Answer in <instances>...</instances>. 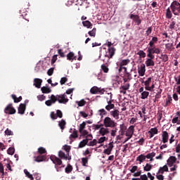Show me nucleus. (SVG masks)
I'll return each mask as SVG.
<instances>
[{
    "label": "nucleus",
    "instance_id": "bb28decb",
    "mask_svg": "<svg viewBox=\"0 0 180 180\" xmlns=\"http://www.w3.org/2000/svg\"><path fill=\"white\" fill-rule=\"evenodd\" d=\"M146 155L141 154L136 158V161H139L140 164H141V162H144V161H146Z\"/></svg>",
    "mask_w": 180,
    "mask_h": 180
},
{
    "label": "nucleus",
    "instance_id": "de8ad7c7",
    "mask_svg": "<svg viewBox=\"0 0 180 180\" xmlns=\"http://www.w3.org/2000/svg\"><path fill=\"white\" fill-rule=\"evenodd\" d=\"M137 56H139L141 58H146V52L143 50H140L137 53Z\"/></svg>",
    "mask_w": 180,
    "mask_h": 180
},
{
    "label": "nucleus",
    "instance_id": "4468645a",
    "mask_svg": "<svg viewBox=\"0 0 180 180\" xmlns=\"http://www.w3.org/2000/svg\"><path fill=\"white\" fill-rule=\"evenodd\" d=\"M110 116L113 117L115 120H118L120 111H119V110H114L110 112Z\"/></svg>",
    "mask_w": 180,
    "mask_h": 180
},
{
    "label": "nucleus",
    "instance_id": "ddd939ff",
    "mask_svg": "<svg viewBox=\"0 0 180 180\" xmlns=\"http://www.w3.org/2000/svg\"><path fill=\"white\" fill-rule=\"evenodd\" d=\"M153 60H154V58L148 57L145 62L146 67H154L155 65V63Z\"/></svg>",
    "mask_w": 180,
    "mask_h": 180
},
{
    "label": "nucleus",
    "instance_id": "ea45409f",
    "mask_svg": "<svg viewBox=\"0 0 180 180\" xmlns=\"http://www.w3.org/2000/svg\"><path fill=\"white\" fill-rule=\"evenodd\" d=\"M86 126V122H83L82 124L79 125V133H82V130L85 129V127Z\"/></svg>",
    "mask_w": 180,
    "mask_h": 180
},
{
    "label": "nucleus",
    "instance_id": "f8f14e48",
    "mask_svg": "<svg viewBox=\"0 0 180 180\" xmlns=\"http://www.w3.org/2000/svg\"><path fill=\"white\" fill-rule=\"evenodd\" d=\"M169 139V135L167 131H163L162 133V141L165 144V143H168V140Z\"/></svg>",
    "mask_w": 180,
    "mask_h": 180
},
{
    "label": "nucleus",
    "instance_id": "49530a36",
    "mask_svg": "<svg viewBox=\"0 0 180 180\" xmlns=\"http://www.w3.org/2000/svg\"><path fill=\"white\" fill-rule=\"evenodd\" d=\"M63 150H65V151H66L67 153V155H69L70 151H71V146L68 145H65L63 146Z\"/></svg>",
    "mask_w": 180,
    "mask_h": 180
},
{
    "label": "nucleus",
    "instance_id": "4d7b16f0",
    "mask_svg": "<svg viewBox=\"0 0 180 180\" xmlns=\"http://www.w3.org/2000/svg\"><path fill=\"white\" fill-rule=\"evenodd\" d=\"M173 46H174L173 44H169V43L166 44H165L166 50H167V51H171Z\"/></svg>",
    "mask_w": 180,
    "mask_h": 180
},
{
    "label": "nucleus",
    "instance_id": "7c9ffc66",
    "mask_svg": "<svg viewBox=\"0 0 180 180\" xmlns=\"http://www.w3.org/2000/svg\"><path fill=\"white\" fill-rule=\"evenodd\" d=\"M153 80L152 77H148L146 81L143 80L141 84H144L145 86H150V83Z\"/></svg>",
    "mask_w": 180,
    "mask_h": 180
},
{
    "label": "nucleus",
    "instance_id": "a211bd4d",
    "mask_svg": "<svg viewBox=\"0 0 180 180\" xmlns=\"http://www.w3.org/2000/svg\"><path fill=\"white\" fill-rule=\"evenodd\" d=\"M67 60H69V61H74V60H77V56H75L74 52H70L67 55Z\"/></svg>",
    "mask_w": 180,
    "mask_h": 180
},
{
    "label": "nucleus",
    "instance_id": "79ce46f5",
    "mask_svg": "<svg viewBox=\"0 0 180 180\" xmlns=\"http://www.w3.org/2000/svg\"><path fill=\"white\" fill-rule=\"evenodd\" d=\"M65 172L66 174H70V172H72V166L70 164L68 165V166L65 169Z\"/></svg>",
    "mask_w": 180,
    "mask_h": 180
},
{
    "label": "nucleus",
    "instance_id": "a18cd8bd",
    "mask_svg": "<svg viewBox=\"0 0 180 180\" xmlns=\"http://www.w3.org/2000/svg\"><path fill=\"white\" fill-rule=\"evenodd\" d=\"M101 70L105 72V74H108V72H109V68H108L105 64L101 65Z\"/></svg>",
    "mask_w": 180,
    "mask_h": 180
},
{
    "label": "nucleus",
    "instance_id": "1a4fd4ad",
    "mask_svg": "<svg viewBox=\"0 0 180 180\" xmlns=\"http://www.w3.org/2000/svg\"><path fill=\"white\" fill-rule=\"evenodd\" d=\"M47 160V156L46 155H39L38 156L34 157V161L35 162H43Z\"/></svg>",
    "mask_w": 180,
    "mask_h": 180
},
{
    "label": "nucleus",
    "instance_id": "dca6fc26",
    "mask_svg": "<svg viewBox=\"0 0 180 180\" xmlns=\"http://www.w3.org/2000/svg\"><path fill=\"white\" fill-rule=\"evenodd\" d=\"M175 162H176V158L175 156H170L167 160V165L169 167H172Z\"/></svg>",
    "mask_w": 180,
    "mask_h": 180
},
{
    "label": "nucleus",
    "instance_id": "aec40b11",
    "mask_svg": "<svg viewBox=\"0 0 180 180\" xmlns=\"http://www.w3.org/2000/svg\"><path fill=\"white\" fill-rule=\"evenodd\" d=\"M99 134L101 136H105V134H109V129L101 127L99 130Z\"/></svg>",
    "mask_w": 180,
    "mask_h": 180
},
{
    "label": "nucleus",
    "instance_id": "09e8293b",
    "mask_svg": "<svg viewBox=\"0 0 180 180\" xmlns=\"http://www.w3.org/2000/svg\"><path fill=\"white\" fill-rule=\"evenodd\" d=\"M24 172H25L26 176H27V178H29L31 180H34V178H33V175L30 174V172H29L27 171V169H24Z\"/></svg>",
    "mask_w": 180,
    "mask_h": 180
},
{
    "label": "nucleus",
    "instance_id": "e433bc0d",
    "mask_svg": "<svg viewBox=\"0 0 180 180\" xmlns=\"http://www.w3.org/2000/svg\"><path fill=\"white\" fill-rule=\"evenodd\" d=\"M58 157L60 158V160H65L67 159V155H65V153L63 152L62 150H60L58 152Z\"/></svg>",
    "mask_w": 180,
    "mask_h": 180
},
{
    "label": "nucleus",
    "instance_id": "c03bdc74",
    "mask_svg": "<svg viewBox=\"0 0 180 180\" xmlns=\"http://www.w3.org/2000/svg\"><path fill=\"white\" fill-rule=\"evenodd\" d=\"M99 115L101 116V117H103V116H106L108 115V112L105 110V109L102 108L98 110Z\"/></svg>",
    "mask_w": 180,
    "mask_h": 180
},
{
    "label": "nucleus",
    "instance_id": "9d476101",
    "mask_svg": "<svg viewBox=\"0 0 180 180\" xmlns=\"http://www.w3.org/2000/svg\"><path fill=\"white\" fill-rule=\"evenodd\" d=\"M129 18L136 23L137 26H140V25H141V20L139 15L131 14Z\"/></svg>",
    "mask_w": 180,
    "mask_h": 180
},
{
    "label": "nucleus",
    "instance_id": "f257e3e1",
    "mask_svg": "<svg viewBox=\"0 0 180 180\" xmlns=\"http://www.w3.org/2000/svg\"><path fill=\"white\" fill-rule=\"evenodd\" d=\"M107 46L108 47V51H106V48H103V50H105V51L104 57L107 58L103 60V63H105V64H108V63H109L110 58H113V56H115V53H116V49H115V47H112V46H113V44H112V42L108 41L107 43Z\"/></svg>",
    "mask_w": 180,
    "mask_h": 180
},
{
    "label": "nucleus",
    "instance_id": "393cba45",
    "mask_svg": "<svg viewBox=\"0 0 180 180\" xmlns=\"http://www.w3.org/2000/svg\"><path fill=\"white\" fill-rule=\"evenodd\" d=\"M41 91L42 94H51V89L47 87V86H43L41 88Z\"/></svg>",
    "mask_w": 180,
    "mask_h": 180
},
{
    "label": "nucleus",
    "instance_id": "4be33fe9",
    "mask_svg": "<svg viewBox=\"0 0 180 180\" xmlns=\"http://www.w3.org/2000/svg\"><path fill=\"white\" fill-rule=\"evenodd\" d=\"M85 146H88V139H83L79 143V148H84Z\"/></svg>",
    "mask_w": 180,
    "mask_h": 180
},
{
    "label": "nucleus",
    "instance_id": "0eeeda50",
    "mask_svg": "<svg viewBox=\"0 0 180 180\" xmlns=\"http://www.w3.org/2000/svg\"><path fill=\"white\" fill-rule=\"evenodd\" d=\"M4 113L6 115H15L16 110L13 108L12 104H8L4 109Z\"/></svg>",
    "mask_w": 180,
    "mask_h": 180
},
{
    "label": "nucleus",
    "instance_id": "13d9d810",
    "mask_svg": "<svg viewBox=\"0 0 180 180\" xmlns=\"http://www.w3.org/2000/svg\"><path fill=\"white\" fill-rule=\"evenodd\" d=\"M153 32V27H148L147 30L146 31V36H150Z\"/></svg>",
    "mask_w": 180,
    "mask_h": 180
},
{
    "label": "nucleus",
    "instance_id": "20e7f679",
    "mask_svg": "<svg viewBox=\"0 0 180 180\" xmlns=\"http://www.w3.org/2000/svg\"><path fill=\"white\" fill-rule=\"evenodd\" d=\"M103 124L105 127H110L111 129H113V127H116L117 123L110 117H105L103 120Z\"/></svg>",
    "mask_w": 180,
    "mask_h": 180
},
{
    "label": "nucleus",
    "instance_id": "2f4dec72",
    "mask_svg": "<svg viewBox=\"0 0 180 180\" xmlns=\"http://www.w3.org/2000/svg\"><path fill=\"white\" fill-rule=\"evenodd\" d=\"M120 89H124V91H128V89H130V83H124Z\"/></svg>",
    "mask_w": 180,
    "mask_h": 180
},
{
    "label": "nucleus",
    "instance_id": "603ef678",
    "mask_svg": "<svg viewBox=\"0 0 180 180\" xmlns=\"http://www.w3.org/2000/svg\"><path fill=\"white\" fill-rule=\"evenodd\" d=\"M172 122L173 124L176 123L177 124H180V116L179 117H175L172 119Z\"/></svg>",
    "mask_w": 180,
    "mask_h": 180
},
{
    "label": "nucleus",
    "instance_id": "473e14b6",
    "mask_svg": "<svg viewBox=\"0 0 180 180\" xmlns=\"http://www.w3.org/2000/svg\"><path fill=\"white\" fill-rule=\"evenodd\" d=\"M160 60L163 61V63H167L168 60H169V58L168 57V55L167 54H162L160 56Z\"/></svg>",
    "mask_w": 180,
    "mask_h": 180
},
{
    "label": "nucleus",
    "instance_id": "5fc2aeb1",
    "mask_svg": "<svg viewBox=\"0 0 180 180\" xmlns=\"http://www.w3.org/2000/svg\"><path fill=\"white\" fill-rule=\"evenodd\" d=\"M7 153H8L9 155H13V154H15V148H9L7 150Z\"/></svg>",
    "mask_w": 180,
    "mask_h": 180
},
{
    "label": "nucleus",
    "instance_id": "412c9836",
    "mask_svg": "<svg viewBox=\"0 0 180 180\" xmlns=\"http://www.w3.org/2000/svg\"><path fill=\"white\" fill-rule=\"evenodd\" d=\"M158 41V37H153L151 39V41L149 42L148 46L149 47H155L154 44Z\"/></svg>",
    "mask_w": 180,
    "mask_h": 180
},
{
    "label": "nucleus",
    "instance_id": "052dcab7",
    "mask_svg": "<svg viewBox=\"0 0 180 180\" xmlns=\"http://www.w3.org/2000/svg\"><path fill=\"white\" fill-rule=\"evenodd\" d=\"M6 136H13V131L11 129H8L5 131Z\"/></svg>",
    "mask_w": 180,
    "mask_h": 180
},
{
    "label": "nucleus",
    "instance_id": "6e6d98bb",
    "mask_svg": "<svg viewBox=\"0 0 180 180\" xmlns=\"http://www.w3.org/2000/svg\"><path fill=\"white\" fill-rule=\"evenodd\" d=\"M82 164L83 167H86V165L88 164V158H82Z\"/></svg>",
    "mask_w": 180,
    "mask_h": 180
},
{
    "label": "nucleus",
    "instance_id": "cd10ccee",
    "mask_svg": "<svg viewBox=\"0 0 180 180\" xmlns=\"http://www.w3.org/2000/svg\"><path fill=\"white\" fill-rule=\"evenodd\" d=\"M50 101H51V103L53 104V103H56V102H58V95L56 96H54L53 94H52L51 96V98H50Z\"/></svg>",
    "mask_w": 180,
    "mask_h": 180
},
{
    "label": "nucleus",
    "instance_id": "69168bd1",
    "mask_svg": "<svg viewBox=\"0 0 180 180\" xmlns=\"http://www.w3.org/2000/svg\"><path fill=\"white\" fill-rule=\"evenodd\" d=\"M68 81V79L67 77H62L60 79V85H64V84H65V82H67Z\"/></svg>",
    "mask_w": 180,
    "mask_h": 180
},
{
    "label": "nucleus",
    "instance_id": "2eb2a0df",
    "mask_svg": "<svg viewBox=\"0 0 180 180\" xmlns=\"http://www.w3.org/2000/svg\"><path fill=\"white\" fill-rule=\"evenodd\" d=\"M42 83H43V80L41 79H39V78L34 79V85L35 88L40 89Z\"/></svg>",
    "mask_w": 180,
    "mask_h": 180
},
{
    "label": "nucleus",
    "instance_id": "37998d69",
    "mask_svg": "<svg viewBox=\"0 0 180 180\" xmlns=\"http://www.w3.org/2000/svg\"><path fill=\"white\" fill-rule=\"evenodd\" d=\"M11 98L13 99L15 103H18L20 102V101H22V96H19L18 98V100H16V95H15V94H13L11 96Z\"/></svg>",
    "mask_w": 180,
    "mask_h": 180
},
{
    "label": "nucleus",
    "instance_id": "338daca9",
    "mask_svg": "<svg viewBox=\"0 0 180 180\" xmlns=\"http://www.w3.org/2000/svg\"><path fill=\"white\" fill-rule=\"evenodd\" d=\"M56 116H57V117H59L60 119H61V117H63V112H61V110H56Z\"/></svg>",
    "mask_w": 180,
    "mask_h": 180
},
{
    "label": "nucleus",
    "instance_id": "6e6552de",
    "mask_svg": "<svg viewBox=\"0 0 180 180\" xmlns=\"http://www.w3.org/2000/svg\"><path fill=\"white\" fill-rule=\"evenodd\" d=\"M68 98H67V95L65 94L58 95V103L65 104L68 102Z\"/></svg>",
    "mask_w": 180,
    "mask_h": 180
},
{
    "label": "nucleus",
    "instance_id": "f704fd0d",
    "mask_svg": "<svg viewBox=\"0 0 180 180\" xmlns=\"http://www.w3.org/2000/svg\"><path fill=\"white\" fill-rule=\"evenodd\" d=\"M129 63H130L129 59H124V60H121L119 64H120L121 66L122 65L124 67V65H127V64H129Z\"/></svg>",
    "mask_w": 180,
    "mask_h": 180
},
{
    "label": "nucleus",
    "instance_id": "e2e57ef3",
    "mask_svg": "<svg viewBox=\"0 0 180 180\" xmlns=\"http://www.w3.org/2000/svg\"><path fill=\"white\" fill-rule=\"evenodd\" d=\"M149 133H152L153 134H158V129L157 128H152L149 131Z\"/></svg>",
    "mask_w": 180,
    "mask_h": 180
},
{
    "label": "nucleus",
    "instance_id": "f3484780",
    "mask_svg": "<svg viewBox=\"0 0 180 180\" xmlns=\"http://www.w3.org/2000/svg\"><path fill=\"white\" fill-rule=\"evenodd\" d=\"M25 110H26V104H20L18 107V113L20 115H25Z\"/></svg>",
    "mask_w": 180,
    "mask_h": 180
},
{
    "label": "nucleus",
    "instance_id": "a878e982",
    "mask_svg": "<svg viewBox=\"0 0 180 180\" xmlns=\"http://www.w3.org/2000/svg\"><path fill=\"white\" fill-rule=\"evenodd\" d=\"M165 15L167 19H171L172 18V11H171V8H167Z\"/></svg>",
    "mask_w": 180,
    "mask_h": 180
},
{
    "label": "nucleus",
    "instance_id": "bf43d9fd",
    "mask_svg": "<svg viewBox=\"0 0 180 180\" xmlns=\"http://www.w3.org/2000/svg\"><path fill=\"white\" fill-rule=\"evenodd\" d=\"M148 160H150L151 158L155 157V153L152 152L150 153L147 154L145 155Z\"/></svg>",
    "mask_w": 180,
    "mask_h": 180
},
{
    "label": "nucleus",
    "instance_id": "58836bf2",
    "mask_svg": "<svg viewBox=\"0 0 180 180\" xmlns=\"http://www.w3.org/2000/svg\"><path fill=\"white\" fill-rule=\"evenodd\" d=\"M149 95H150V92L145 91L141 93V99H147V98H148Z\"/></svg>",
    "mask_w": 180,
    "mask_h": 180
},
{
    "label": "nucleus",
    "instance_id": "774afa93",
    "mask_svg": "<svg viewBox=\"0 0 180 180\" xmlns=\"http://www.w3.org/2000/svg\"><path fill=\"white\" fill-rule=\"evenodd\" d=\"M174 81L176 82V85H180V75H179L178 77L175 76Z\"/></svg>",
    "mask_w": 180,
    "mask_h": 180
},
{
    "label": "nucleus",
    "instance_id": "b1692460",
    "mask_svg": "<svg viewBox=\"0 0 180 180\" xmlns=\"http://www.w3.org/2000/svg\"><path fill=\"white\" fill-rule=\"evenodd\" d=\"M37 153L39 154V155H44L43 154L47 153V150L44 147H39L37 150Z\"/></svg>",
    "mask_w": 180,
    "mask_h": 180
},
{
    "label": "nucleus",
    "instance_id": "0e129e2a",
    "mask_svg": "<svg viewBox=\"0 0 180 180\" xmlns=\"http://www.w3.org/2000/svg\"><path fill=\"white\" fill-rule=\"evenodd\" d=\"M54 73V68H51L49 70H48L47 71V75L49 77H51V75H53V74Z\"/></svg>",
    "mask_w": 180,
    "mask_h": 180
},
{
    "label": "nucleus",
    "instance_id": "8fccbe9b",
    "mask_svg": "<svg viewBox=\"0 0 180 180\" xmlns=\"http://www.w3.org/2000/svg\"><path fill=\"white\" fill-rule=\"evenodd\" d=\"M65 120H62L60 122H59V127H60L61 130H64V129H65Z\"/></svg>",
    "mask_w": 180,
    "mask_h": 180
},
{
    "label": "nucleus",
    "instance_id": "c756f323",
    "mask_svg": "<svg viewBox=\"0 0 180 180\" xmlns=\"http://www.w3.org/2000/svg\"><path fill=\"white\" fill-rule=\"evenodd\" d=\"M153 169V165L150 163H146V166L143 167V171L148 172V171H151Z\"/></svg>",
    "mask_w": 180,
    "mask_h": 180
},
{
    "label": "nucleus",
    "instance_id": "3c124183",
    "mask_svg": "<svg viewBox=\"0 0 180 180\" xmlns=\"http://www.w3.org/2000/svg\"><path fill=\"white\" fill-rule=\"evenodd\" d=\"M96 144H98V140L96 139H94L93 141H90L87 146H90V147H94V146H96Z\"/></svg>",
    "mask_w": 180,
    "mask_h": 180
},
{
    "label": "nucleus",
    "instance_id": "4c0bfd02",
    "mask_svg": "<svg viewBox=\"0 0 180 180\" xmlns=\"http://www.w3.org/2000/svg\"><path fill=\"white\" fill-rule=\"evenodd\" d=\"M88 34L91 36V37H95V36H96V28H93L92 30L88 32Z\"/></svg>",
    "mask_w": 180,
    "mask_h": 180
},
{
    "label": "nucleus",
    "instance_id": "6ab92c4d",
    "mask_svg": "<svg viewBox=\"0 0 180 180\" xmlns=\"http://www.w3.org/2000/svg\"><path fill=\"white\" fill-rule=\"evenodd\" d=\"M82 25L84 27H86L87 29H92V26H94L92 22H91V21L89 20L82 21Z\"/></svg>",
    "mask_w": 180,
    "mask_h": 180
},
{
    "label": "nucleus",
    "instance_id": "72a5a7b5",
    "mask_svg": "<svg viewBox=\"0 0 180 180\" xmlns=\"http://www.w3.org/2000/svg\"><path fill=\"white\" fill-rule=\"evenodd\" d=\"M132 180H148L147 174L141 175L140 178H132Z\"/></svg>",
    "mask_w": 180,
    "mask_h": 180
},
{
    "label": "nucleus",
    "instance_id": "423d86ee",
    "mask_svg": "<svg viewBox=\"0 0 180 180\" xmlns=\"http://www.w3.org/2000/svg\"><path fill=\"white\" fill-rule=\"evenodd\" d=\"M133 134H134V125H131L128 128V129H127V132L125 134V136L127 138L125 139V140L123 142V144H125V143H127V141H129V140L130 139H131V137H133Z\"/></svg>",
    "mask_w": 180,
    "mask_h": 180
},
{
    "label": "nucleus",
    "instance_id": "7ed1b4c3",
    "mask_svg": "<svg viewBox=\"0 0 180 180\" xmlns=\"http://www.w3.org/2000/svg\"><path fill=\"white\" fill-rule=\"evenodd\" d=\"M147 57H150L151 58H155L154 54H160L161 53V49L155 46H148L147 50Z\"/></svg>",
    "mask_w": 180,
    "mask_h": 180
},
{
    "label": "nucleus",
    "instance_id": "c9c22d12",
    "mask_svg": "<svg viewBox=\"0 0 180 180\" xmlns=\"http://www.w3.org/2000/svg\"><path fill=\"white\" fill-rule=\"evenodd\" d=\"M98 91H99V87H98V86H93L90 89V92H91V94H93V95L98 94Z\"/></svg>",
    "mask_w": 180,
    "mask_h": 180
},
{
    "label": "nucleus",
    "instance_id": "864d4df0",
    "mask_svg": "<svg viewBox=\"0 0 180 180\" xmlns=\"http://www.w3.org/2000/svg\"><path fill=\"white\" fill-rule=\"evenodd\" d=\"M77 103L78 106L82 107V106H85L86 101H85V100H84V99H82L81 101H77Z\"/></svg>",
    "mask_w": 180,
    "mask_h": 180
},
{
    "label": "nucleus",
    "instance_id": "5701e85b",
    "mask_svg": "<svg viewBox=\"0 0 180 180\" xmlns=\"http://www.w3.org/2000/svg\"><path fill=\"white\" fill-rule=\"evenodd\" d=\"M164 172H168V166H167V165L162 167H160L158 174H164Z\"/></svg>",
    "mask_w": 180,
    "mask_h": 180
},
{
    "label": "nucleus",
    "instance_id": "680f3d73",
    "mask_svg": "<svg viewBox=\"0 0 180 180\" xmlns=\"http://www.w3.org/2000/svg\"><path fill=\"white\" fill-rule=\"evenodd\" d=\"M105 109L108 111L110 112L112 109H115V105H107L105 106Z\"/></svg>",
    "mask_w": 180,
    "mask_h": 180
},
{
    "label": "nucleus",
    "instance_id": "a19ab883",
    "mask_svg": "<svg viewBox=\"0 0 180 180\" xmlns=\"http://www.w3.org/2000/svg\"><path fill=\"white\" fill-rule=\"evenodd\" d=\"M78 138V131L77 129H75L72 134L70 136V139H77Z\"/></svg>",
    "mask_w": 180,
    "mask_h": 180
},
{
    "label": "nucleus",
    "instance_id": "c85d7f7f",
    "mask_svg": "<svg viewBox=\"0 0 180 180\" xmlns=\"http://www.w3.org/2000/svg\"><path fill=\"white\" fill-rule=\"evenodd\" d=\"M172 102V97L171 95H167V98L166 99V103L165 106H169Z\"/></svg>",
    "mask_w": 180,
    "mask_h": 180
},
{
    "label": "nucleus",
    "instance_id": "9b49d317",
    "mask_svg": "<svg viewBox=\"0 0 180 180\" xmlns=\"http://www.w3.org/2000/svg\"><path fill=\"white\" fill-rule=\"evenodd\" d=\"M138 73L140 77H144L146 74V65L141 64L140 67L138 68Z\"/></svg>",
    "mask_w": 180,
    "mask_h": 180
},
{
    "label": "nucleus",
    "instance_id": "39448f33",
    "mask_svg": "<svg viewBox=\"0 0 180 180\" xmlns=\"http://www.w3.org/2000/svg\"><path fill=\"white\" fill-rule=\"evenodd\" d=\"M50 160L52 161L53 164L55 165V168L57 172H58V166L63 165V160H61L60 158H57L56 155H51L50 157Z\"/></svg>",
    "mask_w": 180,
    "mask_h": 180
},
{
    "label": "nucleus",
    "instance_id": "f03ea898",
    "mask_svg": "<svg viewBox=\"0 0 180 180\" xmlns=\"http://www.w3.org/2000/svg\"><path fill=\"white\" fill-rule=\"evenodd\" d=\"M170 9L175 16L180 15V4L177 1H173L170 5Z\"/></svg>",
    "mask_w": 180,
    "mask_h": 180
}]
</instances>
